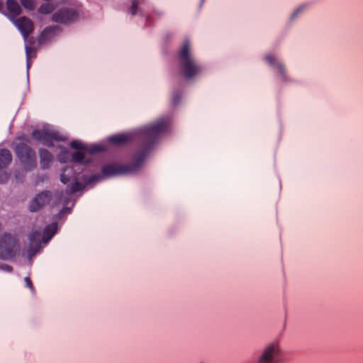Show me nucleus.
I'll return each mask as SVG.
<instances>
[{"mask_svg":"<svg viewBox=\"0 0 363 363\" xmlns=\"http://www.w3.org/2000/svg\"><path fill=\"white\" fill-rule=\"evenodd\" d=\"M6 8L9 12L14 16H19L22 9L19 4L16 0H6Z\"/></svg>","mask_w":363,"mask_h":363,"instance_id":"16","label":"nucleus"},{"mask_svg":"<svg viewBox=\"0 0 363 363\" xmlns=\"http://www.w3.org/2000/svg\"><path fill=\"white\" fill-rule=\"evenodd\" d=\"M0 268L7 272H11L13 270V268L11 266H10L9 264H1Z\"/></svg>","mask_w":363,"mask_h":363,"instance_id":"32","label":"nucleus"},{"mask_svg":"<svg viewBox=\"0 0 363 363\" xmlns=\"http://www.w3.org/2000/svg\"><path fill=\"white\" fill-rule=\"evenodd\" d=\"M167 121L162 118L141 128L142 143L132 163L128 164L110 163L102 167L101 175L95 174L90 177L83 176L82 179L86 184H89L101 180L102 177H116L137 171L142 166L158 137L167 130Z\"/></svg>","mask_w":363,"mask_h":363,"instance_id":"1","label":"nucleus"},{"mask_svg":"<svg viewBox=\"0 0 363 363\" xmlns=\"http://www.w3.org/2000/svg\"><path fill=\"white\" fill-rule=\"evenodd\" d=\"M179 67L185 79H189L199 74L203 67L197 63L190 52V43L185 40L179 52Z\"/></svg>","mask_w":363,"mask_h":363,"instance_id":"2","label":"nucleus"},{"mask_svg":"<svg viewBox=\"0 0 363 363\" xmlns=\"http://www.w3.org/2000/svg\"><path fill=\"white\" fill-rule=\"evenodd\" d=\"M104 150V147L102 145H86L85 150L86 152L90 154H94L96 152H101Z\"/></svg>","mask_w":363,"mask_h":363,"instance_id":"22","label":"nucleus"},{"mask_svg":"<svg viewBox=\"0 0 363 363\" xmlns=\"http://www.w3.org/2000/svg\"><path fill=\"white\" fill-rule=\"evenodd\" d=\"M33 51H34L33 48H32L31 46H28V45L26 46V53L28 67H30V53Z\"/></svg>","mask_w":363,"mask_h":363,"instance_id":"27","label":"nucleus"},{"mask_svg":"<svg viewBox=\"0 0 363 363\" xmlns=\"http://www.w3.org/2000/svg\"><path fill=\"white\" fill-rule=\"evenodd\" d=\"M199 363H204L203 362H200Z\"/></svg>","mask_w":363,"mask_h":363,"instance_id":"38","label":"nucleus"},{"mask_svg":"<svg viewBox=\"0 0 363 363\" xmlns=\"http://www.w3.org/2000/svg\"><path fill=\"white\" fill-rule=\"evenodd\" d=\"M80 11L79 4L62 6L53 13L52 21L63 25L73 23L79 19Z\"/></svg>","mask_w":363,"mask_h":363,"instance_id":"3","label":"nucleus"},{"mask_svg":"<svg viewBox=\"0 0 363 363\" xmlns=\"http://www.w3.org/2000/svg\"><path fill=\"white\" fill-rule=\"evenodd\" d=\"M30 245L33 243L40 244V242H43L41 232L39 230L33 231L30 235Z\"/></svg>","mask_w":363,"mask_h":363,"instance_id":"21","label":"nucleus"},{"mask_svg":"<svg viewBox=\"0 0 363 363\" xmlns=\"http://www.w3.org/2000/svg\"><path fill=\"white\" fill-rule=\"evenodd\" d=\"M13 23L20 30L25 40L28 38L34 30L33 21L26 16H21L14 20Z\"/></svg>","mask_w":363,"mask_h":363,"instance_id":"8","label":"nucleus"},{"mask_svg":"<svg viewBox=\"0 0 363 363\" xmlns=\"http://www.w3.org/2000/svg\"><path fill=\"white\" fill-rule=\"evenodd\" d=\"M70 212V209L67 207H64L60 212V215H62L65 213H69Z\"/></svg>","mask_w":363,"mask_h":363,"instance_id":"34","label":"nucleus"},{"mask_svg":"<svg viewBox=\"0 0 363 363\" xmlns=\"http://www.w3.org/2000/svg\"><path fill=\"white\" fill-rule=\"evenodd\" d=\"M66 140L67 138L65 136L61 135L56 130H45L40 142L48 147H53L54 140L65 141Z\"/></svg>","mask_w":363,"mask_h":363,"instance_id":"9","label":"nucleus"},{"mask_svg":"<svg viewBox=\"0 0 363 363\" xmlns=\"http://www.w3.org/2000/svg\"><path fill=\"white\" fill-rule=\"evenodd\" d=\"M281 354L279 343L277 341L271 342L262 348L256 363H279Z\"/></svg>","mask_w":363,"mask_h":363,"instance_id":"5","label":"nucleus"},{"mask_svg":"<svg viewBox=\"0 0 363 363\" xmlns=\"http://www.w3.org/2000/svg\"><path fill=\"white\" fill-rule=\"evenodd\" d=\"M37 250H33L32 246H30L28 250V254L29 256H33L34 255L35 253H36Z\"/></svg>","mask_w":363,"mask_h":363,"instance_id":"33","label":"nucleus"},{"mask_svg":"<svg viewBox=\"0 0 363 363\" xmlns=\"http://www.w3.org/2000/svg\"><path fill=\"white\" fill-rule=\"evenodd\" d=\"M21 4L29 11H33L35 8V2L34 0H19Z\"/></svg>","mask_w":363,"mask_h":363,"instance_id":"23","label":"nucleus"},{"mask_svg":"<svg viewBox=\"0 0 363 363\" xmlns=\"http://www.w3.org/2000/svg\"><path fill=\"white\" fill-rule=\"evenodd\" d=\"M71 147L79 150H85L86 145L82 143L80 140H73L70 143Z\"/></svg>","mask_w":363,"mask_h":363,"instance_id":"24","label":"nucleus"},{"mask_svg":"<svg viewBox=\"0 0 363 363\" xmlns=\"http://www.w3.org/2000/svg\"><path fill=\"white\" fill-rule=\"evenodd\" d=\"M180 99H181V94L179 92H175L172 95V104L174 105V106H177L179 104V101H180Z\"/></svg>","mask_w":363,"mask_h":363,"instance_id":"28","label":"nucleus"},{"mask_svg":"<svg viewBox=\"0 0 363 363\" xmlns=\"http://www.w3.org/2000/svg\"><path fill=\"white\" fill-rule=\"evenodd\" d=\"M79 177L77 179L71 181L70 185H68L66 188V193L69 195L78 192L83 189L84 186L79 181Z\"/></svg>","mask_w":363,"mask_h":363,"instance_id":"18","label":"nucleus"},{"mask_svg":"<svg viewBox=\"0 0 363 363\" xmlns=\"http://www.w3.org/2000/svg\"><path fill=\"white\" fill-rule=\"evenodd\" d=\"M9 179V175L6 172H2L0 170V184H4Z\"/></svg>","mask_w":363,"mask_h":363,"instance_id":"29","label":"nucleus"},{"mask_svg":"<svg viewBox=\"0 0 363 363\" xmlns=\"http://www.w3.org/2000/svg\"><path fill=\"white\" fill-rule=\"evenodd\" d=\"M4 4L1 1H0V11L3 9Z\"/></svg>","mask_w":363,"mask_h":363,"instance_id":"36","label":"nucleus"},{"mask_svg":"<svg viewBox=\"0 0 363 363\" xmlns=\"http://www.w3.org/2000/svg\"><path fill=\"white\" fill-rule=\"evenodd\" d=\"M33 42H34L33 38H31V39H30V43H33Z\"/></svg>","mask_w":363,"mask_h":363,"instance_id":"37","label":"nucleus"},{"mask_svg":"<svg viewBox=\"0 0 363 363\" xmlns=\"http://www.w3.org/2000/svg\"><path fill=\"white\" fill-rule=\"evenodd\" d=\"M19 250L16 238L10 233H4L0 237V259L9 260L13 258Z\"/></svg>","mask_w":363,"mask_h":363,"instance_id":"4","label":"nucleus"},{"mask_svg":"<svg viewBox=\"0 0 363 363\" xmlns=\"http://www.w3.org/2000/svg\"><path fill=\"white\" fill-rule=\"evenodd\" d=\"M39 156L41 168L43 169H48L54 159L52 153L46 149L41 148L39 150Z\"/></svg>","mask_w":363,"mask_h":363,"instance_id":"11","label":"nucleus"},{"mask_svg":"<svg viewBox=\"0 0 363 363\" xmlns=\"http://www.w3.org/2000/svg\"><path fill=\"white\" fill-rule=\"evenodd\" d=\"M265 60L270 65H272L274 68L277 69L279 73L284 79V77H285V67H284V65L281 62L277 61L275 57L272 55H267L265 57Z\"/></svg>","mask_w":363,"mask_h":363,"instance_id":"15","label":"nucleus"},{"mask_svg":"<svg viewBox=\"0 0 363 363\" xmlns=\"http://www.w3.org/2000/svg\"><path fill=\"white\" fill-rule=\"evenodd\" d=\"M52 198L51 191L45 190L38 194L30 201L28 209L30 212H37L48 205Z\"/></svg>","mask_w":363,"mask_h":363,"instance_id":"7","label":"nucleus"},{"mask_svg":"<svg viewBox=\"0 0 363 363\" xmlns=\"http://www.w3.org/2000/svg\"><path fill=\"white\" fill-rule=\"evenodd\" d=\"M140 0H133L131 6L130 8V13L132 16H135L137 13Z\"/></svg>","mask_w":363,"mask_h":363,"instance_id":"25","label":"nucleus"},{"mask_svg":"<svg viewBox=\"0 0 363 363\" xmlns=\"http://www.w3.org/2000/svg\"><path fill=\"white\" fill-rule=\"evenodd\" d=\"M62 196H63V192H62V191H60V192H57V193L56 194V196H56L58 199H61V198L62 197Z\"/></svg>","mask_w":363,"mask_h":363,"instance_id":"35","label":"nucleus"},{"mask_svg":"<svg viewBox=\"0 0 363 363\" xmlns=\"http://www.w3.org/2000/svg\"><path fill=\"white\" fill-rule=\"evenodd\" d=\"M303 8L304 6H300L298 7L291 15V20H294L296 18V16H298V14L301 12L303 10Z\"/></svg>","mask_w":363,"mask_h":363,"instance_id":"31","label":"nucleus"},{"mask_svg":"<svg viewBox=\"0 0 363 363\" xmlns=\"http://www.w3.org/2000/svg\"><path fill=\"white\" fill-rule=\"evenodd\" d=\"M59 29L57 26H50L46 27L40 33L38 38V41L39 44H43L45 41L50 39L56 33V31Z\"/></svg>","mask_w":363,"mask_h":363,"instance_id":"12","label":"nucleus"},{"mask_svg":"<svg viewBox=\"0 0 363 363\" xmlns=\"http://www.w3.org/2000/svg\"><path fill=\"white\" fill-rule=\"evenodd\" d=\"M55 9V6L52 3L46 2L43 4L38 9V12L41 14H50Z\"/></svg>","mask_w":363,"mask_h":363,"instance_id":"20","label":"nucleus"},{"mask_svg":"<svg viewBox=\"0 0 363 363\" xmlns=\"http://www.w3.org/2000/svg\"><path fill=\"white\" fill-rule=\"evenodd\" d=\"M72 160L74 162V164L73 165H78V169H80L79 167L81 165L89 162V161L85 160L84 154L79 151L73 153Z\"/></svg>","mask_w":363,"mask_h":363,"instance_id":"19","label":"nucleus"},{"mask_svg":"<svg viewBox=\"0 0 363 363\" xmlns=\"http://www.w3.org/2000/svg\"><path fill=\"white\" fill-rule=\"evenodd\" d=\"M14 150L26 169H30L36 166L35 152L30 147L21 143L16 145Z\"/></svg>","mask_w":363,"mask_h":363,"instance_id":"6","label":"nucleus"},{"mask_svg":"<svg viewBox=\"0 0 363 363\" xmlns=\"http://www.w3.org/2000/svg\"><path fill=\"white\" fill-rule=\"evenodd\" d=\"M12 160V155L9 150L6 148L0 149V170L6 168Z\"/></svg>","mask_w":363,"mask_h":363,"instance_id":"13","label":"nucleus"},{"mask_svg":"<svg viewBox=\"0 0 363 363\" xmlns=\"http://www.w3.org/2000/svg\"><path fill=\"white\" fill-rule=\"evenodd\" d=\"M45 130H34L32 133V136L33 138L38 140V141H40L41 139H42V137L43 135V134L45 133Z\"/></svg>","mask_w":363,"mask_h":363,"instance_id":"26","label":"nucleus"},{"mask_svg":"<svg viewBox=\"0 0 363 363\" xmlns=\"http://www.w3.org/2000/svg\"><path fill=\"white\" fill-rule=\"evenodd\" d=\"M130 139L128 134H118L110 136L108 141L113 145H123L126 143Z\"/></svg>","mask_w":363,"mask_h":363,"instance_id":"17","label":"nucleus"},{"mask_svg":"<svg viewBox=\"0 0 363 363\" xmlns=\"http://www.w3.org/2000/svg\"><path fill=\"white\" fill-rule=\"evenodd\" d=\"M57 230V223L53 222L48 225L43 230V242H48L56 233Z\"/></svg>","mask_w":363,"mask_h":363,"instance_id":"14","label":"nucleus"},{"mask_svg":"<svg viewBox=\"0 0 363 363\" xmlns=\"http://www.w3.org/2000/svg\"><path fill=\"white\" fill-rule=\"evenodd\" d=\"M77 169H79L78 165L67 166L64 168L60 174L61 182L66 184L74 179H77L79 177L78 174L76 172Z\"/></svg>","mask_w":363,"mask_h":363,"instance_id":"10","label":"nucleus"},{"mask_svg":"<svg viewBox=\"0 0 363 363\" xmlns=\"http://www.w3.org/2000/svg\"><path fill=\"white\" fill-rule=\"evenodd\" d=\"M26 285L33 291L34 290L33 285L32 284V281L29 277H26L24 279Z\"/></svg>","mask_w":363,"mask_h":363,"instance_id":"30","label":"nucleus"}]
</instances>
